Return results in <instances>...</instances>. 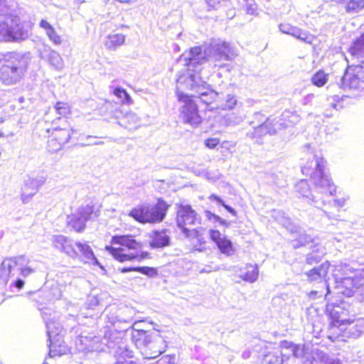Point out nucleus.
<instances>
[{
    "label": "nucleus",
    "mask_w": 364,
    "mask_h": 364,
    "mask_svg": "<svg viewBox=\"0 0 364 364\" xmlns=\"http://www.w3.org/2000/svg\"><path fill=\"white\" fill-rule=\"evenodd\" d=\"M118 309L119 308L113 307L109 310L106 309L107 314H105V319L107 321V323H109L111 325L116 326L120 330L121 326L119 325Z\"/></svg>",
    "instance_id": "nucleus-35"
},
{
    "label": "nucleus",
    "mask_w": 364,
    "mask_h": 364,
    "mask_svg": "<svg viewBox=\"0 0 364 364\" xmlns=\"http://www.w3.org/2000/svg\"><path fill=\"white\" fill-rule=\"evenodd\" d=\"M98 213L99 210L93 205L81 206L78 210V219L82 221L91 220L96 218Z\"/></svg>",
    "instance_id": "nucleus-26"
},
{
    "label": "nucleus",
    "mask_w": 364,
    "mask_h": 364,
    "mask_svg": "<svg viewBox=\"0 0 364 364\" xmlns=\"http://www.w3.org/2000/svg\"><path fill=\"white\" fill-rule=\"evenodd\" d=\"M296 192L302 196H307L310 191L309 186L306 180H301L296 185Z\"/></svg>",
    "instance_id": "nucleus-42"
},
{
    "label": "nucleus",
    "mask_w": 364,
    "mask_h": 364,
    "mask_svg": "<svg viewBox=\"0 0 364 364\" xmlns=\"http://www.w3.org/2000/svg\"><path fill=\"white\" fill-rule=\"evenodd\" d=\"M117 1L120 3L131 4V3L136 1V0H117Z\"/></svg>",
    "instance_id": "nucleus-52"
},
{
    "label": "nucleus",
    "mask_w": 364,
    "mask_h": 364,
    "mask_svg": "<svg viewBox=\"0 0 364 364\" xmlns=\"http://www.w3.org/2000/svg\"><path fill=\"white\" fill-rule=\"evenodd\" d=\"M289 353H284L282 350H277L274 351L268 352L264 355V364H282L284 358L288 357Z\"/></svg>",
    "instance_id": "nucleus-25"
},
{
    "label": "nucleus",
    "mask_w": 364,
    "mask_h": 364,
    "mask_svg": "<svg viewBox=\"0 0 364 364\" xmlns=\"http://www.w3.org/2000/svg\"><path fill=\"white\" fill-rule=\"evenodd\" d=\"M112 243L119 244L124 247H107L110 254L117 260L123 262L136 259L141 261L144 259L148 258L149 254L147 252L141 250L142 245L136 242L132 237L128 235L114 236L112 237Z\"/></svg>",
    "instance_id": "nucleus-1"
},
{
    "label": "nucleus",
    "mask_w": 364,
    "mask_h": 364,
    "mask_svg": "<svg viewBox=\"0 0 364 364\" xmlns=\"http://www.w3.org/2000/svg\"><path fill=\"white\" fill-rule=\"evenodd\" d=\"M284 32L289 33L294 37L309 43H310L313 39V37L311 34L304 32L300 28H291V31H284Z\"/></svg>",
    "instance_id": "nucleus-36"
},
{
    "label": "nucleus",
    "mask_w": 364,
    "mask_h": 364,
    "mask_svg": "<svg viewBox=\"0 0 364 364\" xmlns=\"http://www.w3.org/2000/svg\"><path fill=\"white\" fill-rule=\"evenodd\" d=\"M259 128H260L261 129H266V128H267V125H266V124H265V123H263L262 124H261V125L259 126Z\"/></svg>",
    "instance_id": "nucleus-55"
},
{
    "label": "nucleus",
    "mask_w": 364,
    "mask_h": 364,
    "mask_svg": "<svg viewBox=\"0 0 364 364\" xmlns=\"http://www.w3.org/2000/svg\"><path fill=\"white\" fill-rule=\"evenodd\" d=\"M320 359L321 363L323 364H343V361L333 354H328L323 350V353H318L317 355Z\"/></svg>",
    "instance_id": "nucleus-37"
},
{
    "label": "nucleus",
    "mask_w": 364,
    "mask_h": 364,
    "mask_svg": "<svg viewBox=\"0 0 364 364\" xmlns=\"http://www.w3.org/2000/svg\"><path fill=\"white\" fill-rule=\"evenodd\" d=\"M48 60L50 64L57 68H60L63 65V59L60 54L54 50L51 51L48 57Z\"/></svg>",
    "instance_id": "nucleus-41"
},
{
    "label": "nucleus",
    "mask_w": 364,
    "mask_h": 364,
    "mask_svg": "<svg viewBox=\"0 0 364 364\" xmlns=\"http://www.w3.org/2000/svg\"><path fill=\"white\" fill-rule=\"evenodd\" d=\"M104 337L100 339L97 336H81L80 341L85 346L83 350L87 351H102L105 350L106 345L103 341Z\"/></svg>",
    "instance_id": "nucleus-19"
},
{
    "label": "nucleus",
    "mask_w": 364,
    "mask_h": 364,
    "mask_svg": "<svg viewBox=\"0 0 364 364\" xmlns=\"http://www.w3.org/2000/svg\"><path fill=\"white\" fill-rule=\"evenodd\" d=\"M19 61L14 57L0 60V80L5 84L17 82L22 75V70L18 66Z\"/></svg>",
    "instance_id": "nucleus-11"
},
{
    "label": "nucleus",
    "mask_w": 364,
    "mask_h": 364,
    "mask_svg": "<svg viewBox=\"0 0 364 364\" xmlns=\"http://www.w3.org/2000/svg\"><path fill=\"white\" fill-rule=\"evenodd\" d=\"M282 349L289 350L291 354L296 358H301L302 364H319L320 359L317 358L318 353H323L322 350L313 349L310 352L305 351L303 348L295 345L291 342L283 341L280 343Z\"/></svg>",
    "instance_id": "nucleus-14"
},
{
    "label": "nucleus",
    "mask_w": 364,
    "mask_h": 364,
    "mask_svg": "<svg viewBox=\"0 0 364 364\" xmlns=\"http://www.w3.org/2000/svg\"><path fill=\"white\" fill-rule=\"evenodd\" d=\"M317 294H318V291H311L309 293V297L311 298V299H314V298H316Z\"/></svg>",
    "instance_id": "nucleus-53"
},
{
    "label": "nucleus",
    "mask_w": 364,
    "mask_h": 364,
    "mask_svg": "<svg viewBox=\"0 0 364 364\" xmlns=\"http://www.w3.org/2000/svg\"><path fill=\"white\" fill-rule=\"evenodd\" d=\"M156 364H174V358L170 355H164Z\"/></svg>",
    "instance_id": "nucleus-47"
},
{
    "label": "nucleus",
    "mask_w": 364,
    "mask_h": 364,
    "mask_svg": "<svg viewBox=\"0 0 364 364\" xmlns=\"http://www.w3.org/2000/svg\"><path fill=\"white\" fill-rule=\"evenodd\" d=\"M355 327V324L349 326L346 323H329L327 329V337L332 341L345 336Z\"/></svg>",
    "instance_id": "nucleus-16"
},
{
    "label": "nucleus",
    "mask_w": 364,
    "mask_h": 364,
    "mask_svg": "<svg viewBox=\"0 0 364 364\" xmlns=\"http://www.w3.org/2000/svg\"><path fill=\"white\" fill-rule=\"evenodd\" d=\"M203 53L201 46H194L189 49V53L191 55V60H196L197 58L200 55Z\"/></svg>",
    "instance_id": "nucleus-45"
},
{
    "label": "nucleus",
    "mask_w": 364,
    "mask_h": 364,
    "mask_svg": "<svg viewBox=\"0 0 364 364\" xmlns=\"http://www.w3.org/2000/svg\"><path fill=\"white\" fill-rule=\"evenodd\" d=\"M43 317L47 328L48 341H50V355L55 356L63 354L65 351V348L63 345L65 329L59 322V313L50 311L49 312L44 311Z\"/></svg>",
    "instance_id": "nucleus-4"
},
{
    "label": "nucleus",
    "mask_w": 364,
    "mask_h": 364,
    "mask_svg": "<svg viewBox=\"0 0 364 364\" xmlns=\"http://www.w3.org/2000/svg\"><path fill=\"white\" fill-rule=\"evenodd\" d=\"M337 4H345V10L347 13H358L364 9V0H331Z\"/></svg>",
    "instance_id": "nucleus-24"
},
{
    "label": "nucleus",
    "mask_w": 364,
    "mask_h": 364,
    "mask_svg": "<svg viewBox=\"0 0 364 364\" xmlns=\"http://www.w3.org/2000/svg\"><path fill=\"white\" fill-rule=\"evenodd\" d=\"M326 289H327V292H328V293H329V292H330V291H329V287H328V285H326Z\"/></svg>",
    "instance_id": "nucleus-58"
},
{
    "label": "nucleus",
    "mask_w": 364,
    "mask_h": 364,
    "mask_svg": "<svg viewBox=\"0 0 364 364\" xmlns=\"http://www.w3.org/2000/svg\"><path fill=\"white\" fill-rule=\"evenodd\" d=\"M329 267L330 264L328 262H325L318 267H314L312 269L305 272L304 274L307 277V280L309 282H318L322 279L326 280Z\"/></svg>",
    "instance_id": "nucleus-20"
},
{
    "label": "nucleus",
    "mask_w": 364,
    "mask_h": 364,
    "mask_svg": "<svg viewBox=\"0 0 364 364\" xmlns=\"http://www.w3.org/2000/svg\"><path fill=\"white\" fill-rule=\"evenodd\" d=\"M311 248H312V246H311ZM319 251V248L316 246L313 247L312 252L309 255H308L306 257V262L308 264H311L313 262H318V261L320 259L322 255H323V251H321V255H314L315 252H317Z\"/></svg>",
    "instance_id": "nucleus-43"
},
{
    "label": "nucleus",
    "mask_w": 364,
    "mask_h": 364,
    "mask_svg": "<svg viewBox=\"0 0 364 364\" xmlns=\"http://www.w3.org/2000/svg\"><path fill=\"white\" fill-rule=\"evenodd\" d=\"M176 97L178 101L181 103L178 116L182 122L193 127L200 124L203 119L199 112L198 97L182 92H178Z\"/></svg>",
    "instance_id": "nucleus-6"
},
{
    "label": "nucleus",
    "mask_w": 364,
    "mask_h": 364,
    "mask_svg": "<svg viewBox=\"0 0 364 364\" xmlns=\"http://www.w3.org/2000/svg\"><path fill=\"white\" fill-rule=\"evenodd\" d=\"M220 143V139L218 138H208L205 141V145L209 149L215 148Z\"/></svg>",
    "instance_id": "nucleus-46"
},
{
    "label": "nucleus",
    "mask_w": 364,
    "mask_h": 364,
    "mask_svg": "<svg viewBox=\"0 0 364 364\" xmlns=\"http://www.w3.org/2000/svg\"><path fill=\"white\" fill-rule=\"evenodd\" d=\"M23 262H25L23 256L4 259L0 267V280L7 283L9 278L15 277L19 272L23 277H27L33 273V269L31 267H22Z\"/></svg>",
    "instance_id": "nucleus-7"
},
{
    "label": "nucleus",
    "mask_w": 364,
    "mask_h": 364,
    "mask_svg": "<svg viewBox=\"0 0 364 364\" xmlns=\"http://www.w3.org/2000/svg\"><path fill=\"white\" fill-rule=\"evenodd\" d=\"M170 245V237L167 233L166 229L161 230H154L151 235L149 245L151 248H163Z\"/></svg>",
    "instance_id": "nucleus-18"
},
{
    "label": "nucleus",
    "mask_w": 364,
    "mask_h": 364,
    "mask_svg": "<svg viewBox=\"0 0 364 364\" xmlns=\"http://www.w3.org/2000/svg\"><path fill=\"white\" fill-rule=\"evenodd\" d=\"M328 311H329V323H348L349 326L353 324V322L346 318V314L339 306L333 307L331 311L328 309Z\"/></svg>",
    "instance_id": "nucleus-27"
},
{
    "label": "nucleus",
    "mask_w": 364,
    "mask_h": 364,
    "mask_svg": "<svg viewBox=\"0 0 364 364\" xmlns=\"http://www.w3.org/2000/svg\"><path fill=\"white\" fill-rule=\"evenodd\" d=\"M196 97H198V102H201L207 107H210L215 101L216 95L213 92H203L196 96Z\"/></svg>",
    "instance_id": "nucleus-40"
},
{
    "label": "nucleus",
    "mask_w": 364,
    "mask_h": 364,
    "mask_svg": "<svg viewBox=\"0 0 364 364\" xmlns=\"http://www.w3.org/2000/svg\"><path fill=\"white\" fill-rule=\"evenodd\" d=\"M40 26L45 29L46 34L53 43L58 45L61 43L62 40L60 36L57 33L53 26L46 20L42 19L39 23Z\"/></svg>",
    "instance_id": "nucleus-28"
},
{
    "label": "nucleus",
    "mask_w": 364,
    "mask_h": 364,
    "mask_svg": "<svg viewBox=\"0 0 364 364\" xmlns=\"http://www.w3.org/2000/svg\"><path fill=\"white\" fill-rule=\"evenodd\" d=\"M364 83V67L361 65H348L341 80L343 89H358Z\"/></svg>",
    "instance_id": "nucleus-12"
},
{
    "label": "nucleus",
    "mask_w": 364,
    "mask_h": 364,
    "mask_svg": "<svg viewBox=\"0 0 364 364\" xmlns=\"http://www.w3.org/2000/svg\"><path fill=\"white\" fill-rule=\"evenodd\" d=\"M4 136H5L4 133L1 130H0V138H3Z\"/></svg>",
    "instance_id": "nucleus-56"
},
{
    "label": "nucleus",
    "mask_w": 364,
    "mask_h": 364,
    "mask_svg": "<svg viewBox=\"0 0 364 364\" xmlns=\"http://www.w3.org/2000/svg\"><path fill=\"white\" fill-rule=\"evenodd\" d=\"M119 325L121 331H125L128 329L133 320V311L129 307H122L118 309Z\"/></svg>",
    "instance_id": "nucleus-23"
},
{
    "label": "nucleus",
    "mask_w": 364,
    "mask_h": 364,
    "mask_svg": "<svg viewBox=\"0 0 364 364\" xmlns=\"http://www.w3.org/2000/svg\"><path fill=\"white\" fill-rule=\"evenodd\" d=\"M48 133L46 149L50 153L61 150L71 138L73 130L70 127H53L47 130Z\"/></svg>",
    "instance_id": "nucleus-10"
},
{
    "label": "nucleus",
    "mask_w": 364,
    "mask_h": 364,
    "mask_svg": "<svg viewBox=\"0 0 364 364\" xmlns=\"http://www.w3.org/2000/svg\"><path fill=\"white\" fill-rule=\"evenodd\" d=\"M292 239L291 244L294 248H299L304 246L310 242L314 243L311 237L306 235L305 232L297 234L296 232H291Z\"/></svg>",
    "instance_id": "nucleus-30"
},
{
    "label": "nucleus",
    "mask_w": 364,
    "mask_h": 364,
    "mask_svg": "<svg viewBox=\"0 0 364 364\" xmlns=\"http://www.w3.org/2000/svg\"><path fill=\"white\" fill-rule=\"evenodd\" d=\"M170 205L162 198H159L156 204L148 205L140 204L132 208L129 215L141 224L161 223L165 218Z\"/></svg>",
    "instance_id": "nucleus-3"
},
{
    "label": "nucleus",
    "mask_w": 364,
    "mask_h": 364,
    "mask_svg": "<svg viewBox=\"0 0 364 364\" xmlns=\"http://www.w3.org/2000/svg\"><path fill=\"white\" fill-rule=\"evenodd\" d=\"M334 202L338 207H342L345 204L346 200L345 198H341L339 199H335Z\"/></svg>",
    "instance_id": "nucleus-49"
},
{
    "label": "nucleus",
    "mask_w": 364,
    "mask_h": 364,
    "mask_svg": "<svg viewBox=\"0 0 364 364\" xmlns=\"http://www.w3.org/2000/svg\"><path fill=\"white\" fill-rule=\"evenodd\" d=\"M346 286L348 289L355 288L359 289L364 286V267L357 269L353 277H338L336 280Z\"/></svg>",
    "instance_id": "nucleus-17"
},
{
    "label": "nucleus",
    "mask_w": 364,
    "mask_h": 364,
    "mask_svg": "<svg viewBox=\"0 0 364 364\" xmlns=\"http://www.w3.org/2000/svg\"><path fill=\"white\" fill-rule=\"evenodd\" d=\"M176 220L178 228L200 224V218L189 205H180L178 206Z\"/></svg>",
    "instance_id": "nucleus-15"
},
{
    "label": "nucleus",
    "mask_w": 364,
    "mask_h": 364,
    "mask_svg": "<svg viewBox=\"0 0 364 364\" xmlns=\"http://www.w3.org/2000/svg\"><path fill=\"white\" fill-rule=\"evenodd\" d=\"M52 241L55 248L73 259L80 258L85 263L99 264L92 249L86 243L77 242L74 244L73 240L64 235H53Z\"/></svg>",
    "instance_id": "nucleus-2"
},
{
    "label": "nucleus",
    "mask_w": 364,
    "mask_h": 364,
    "mask_svg": "<svg viewBox=\"0 0 364 364\" xmlns=\"http://www.w3.org/2000/svg\"><path fill=\"white\" fill-rule=\"evenodd\" d=\"M259 275L257 265H247L244 271H241L240 277L243 280L254 282H255Z\"/></svg>",
    "instance_id": "nucleus-31"
},
{
    "label": "nucleus",
    "mask_w": 364,
    "mask_h": 364,
    "mask_svg": "<svg viewBox=\"0 0 364 364\" xmlns=\"http://www.w3.org/2000/svg\"><path fill=\"white\" fill-rule=\"evenodd\" d=\"M210 236L223 253L229 254L232 250L231 242L223 236L217 229H211Z\"/></svg>",
    "instance_id": "nucleus-21"
},
{
    "label": "nucleus",
    "mask_w": 364,
    "mask_h": 364,
    "mask_svg": "<svg viewBox=\"0 0 364 364\" xmlns=\"http://www.w3.org/2000/svg\"><path fill=\"white\" fill-rule=\"evenodd\" d=\"M0 35L9 40H18L24 37L25 33L20 18L9 16L0 23Z\"/></svg>",
    "instance_id": "nucleus-13"
},
{
    "label": "nucleus",
    "mask_w": 364,
    "mask_h": 364,
    "mask_svg": "<svg viewBox=\"0 0 364 364\" xmlns=\"http://www.w3.org/2000/svg\"><path fill=\"white\" fill-rule=\"evenodd\" d=\"M323 168V162L318 161L314 171H311V166L308 165H304L301 171L303 174L310 176L311 181L315 187L332 193L333 191H335L334 185L329 176L324 173Z\"/></svg>",
    "instance_id": "nucleus-9"
},
{
    "label": "nucleus",
    "mask_w": 364,
    "mask_h": 364,
    "mask_svg": "<svg viewBox=\"0 0 364 364\" xmlns=\"http://www.w3.org/2000/svg\"><path fill=\"white\" fill-rule=\"evenodd\" d=\"M23 284H24V282L22 279H18L15 282V286H16V287H17L18 289H21L23 287Z\"/></svg>",
    "instance_id": "nucleus-51"
},
{
    "label": "nucleus",
    "mask_w": 364,
    "mask_h": 364,
    "mask_svg": "<svg viewBox=\"0 0 364 364\" xmlns=\"http://www.w3.org/2000/svg\"><path fill=\"white\" fill-rule=\"evenodd\" d=\"M117 364H136V363H133V362H131V363H127L121 362L120 363H117Z\"/></svg>",
    "instance_id": "nucleus-57"
},
{
    "label": "nucleus",
    "mask_w": 364,
    "mask_h": 364,
    "mask_svg": "<svg viewBox=\"0 0 364 364\" xmlns=\"http://www.w3.org/2000/svg\"><path fill=\"white\" fill-rule=\"evenodd\" d=\"M208 199L210 200H215L218 204L223 206L228 212L232 213V215H235V210L232 208L230 206L226 205L224 201L215 194H211L208 196Z\"/></svg>",
    "instance_id": "nucleus-44"
},
{
    "label": "nucleus",
    "mask_w": 364,
    "mask_h": 364,
    "mask_svg": "<svg viewBox=\"0 0 364 364\" xmlns=\"http://www.w3.org/2000/svg\"><path fill=\"white\" fill-rule=\"evenodd\" d=\"M122 273H125L131 271H135L141 272L149 277L153 278L157 276L158 273L155 268L149 267H129L119 269Z\"/></svg>",
    "instance_id": "nucleus-33"
},
{
    "label": "nucleus",
    "mask_w": 364,
    "mask_h": 364,
    "mask_svg": "<svg viewBox=\"0 0 364 364\" xmlns=\"http://www.w3.org/2000/svg\"><path fill=\"white\" fill-rule=\"evenodd\" d=\"M182 231L184 235H186V236H188V232L190 231V229L184 228V229H182Z\"/></svg>",
    "instance_id": "nucleus-54"
},
{
    "label": "nucleus",
    "mask_w": 364,
    "mask_h": 364,
    "mask_svg": "<svg viewBox=\"0 0 364 364\" xmlns=\"http://www.w3.org/2000/svg\"><path fill=\"white\" fill-rule=\"evenodd\" d=\"M348 53L356 59H364V32L352 42Z\"/></svg>",
    "instance_id": "nucleus-22"
},
{
    "label": "nucleus",
    "mask_w": 364,
    "mask_h": 364,
    "mask_svg": "<svg viewBox=\"0 0 364 364\" xmlns=\"http://www.w3.org/2000/svg\"><path fill=\"white\" fill-rule=\"evenodd\" d=\"M103 341L105 342L106 347L110 350V353L117 358V363L124 362L126 358L133 356V352L128 348L127 344L122 342L119 333L112 331H106Z\"/></svg>",
    "instance_id": "nucleus-8"
},
{
    "label": "nucleus",
    "mask_w": 364,
    "mask_h": 364,
    "mask_svg": "<svg viewBox=\"0 0 364 364\" xmlns=\"http://www.w3.org/2000/svg\"><path fill=\"white\" fill-rule=\"evenodd\" d=\"M136 345L141 349L144 359H154L165 351V341L159 334H149L145 331H137L133 335Z\"/></svg>",
    "instance_id": "nucleus-5"
},
{
    "label": "nucleus",
    "mask_w": 364,
    "mask_h": 364,
    "mask_svg": "<svg viewBox=\"0 0 364 364\" xmlns=\"http://www.w3.org/2000/svg\"><path fill=\"white\" fill-rule=\"evenodd\" d=\"M300 117L296 112L284 110L281 115V124L284 127H290L299 122Z\"/></svg>",
    "instance_id": "nucleus-29"
},
{
    "label": "nucleus",
    "mask_w": 364,
    "mask_h": 364,
    "mask_svg": "<svg viewBox=\"0 0 364 364\" xmlns=\"http://www.w3.org/2000/svg\"><path fill=\"white\" fill-rule=\"evenodd\" d=\"M206 215H207L208 219L213 218L216 221L220 220V218L218 215L211 213L210 211H206Z\"/></svg>",
    "instance_id": "nucleus-50"
},
{
    "label": "nucleus",
    "mask_w": 364,
    "mask_h": 364,
    "mask_svg": "<svg viewBox=\"0 0 364 364\" xmlns=\"http://www.w3.org/2000/svg\"><path fill=\"white\" fill-rule=\"evenodd\" d=\"M124 43V36L122 34L108 35L105 41V45L109 50L116 49Z\"/></svg>",
    "instance_id": "nucleus-32"
},
{
    "label": "nucleus",
    "mask_w": 364,
    "mask_h": 364,
    "mask_svg": "<svg viewBox=\"0 0 364 364\" xmlns=\"http://www.w3.org/2000/svg\"><path fill=\"white\" fill-rule=\"evenodd\" d=\"M54 109L60 117L67 118L72 114L70 105L65 102L58 101L54 105Z\"/></svg>",
    "instance_id": "nucleus-34"
},
{
    "label": "nucleus",
    "mask_w": 364,
    "mask_h": 364,
    "mask_svg": "<svg viewBox=\"0 0 364 364\" xmlns=\"http://www.w3.org/2000/svg\"><path fill=\"white\" fill-rule=\"evenodd\" d=\"M355 326L357 327L358 331L364 333V318H359L356 321Z\"/></svg>",
    "instance_id": "nucleus-48"
},
{
    "label": "nucleus",
    "mask_w": 364,
    "mask_h": 364,
    "mask_svg": "<svg viewBox=\"0 0 364 364\" xmlns=\"http://www.w3.org/2000/svg\"><path fill=\"white\" fill-rule=\"evenodd\" d=\"M328 80V75L323 71L318 70L312 77L311 81L317 87L323 86Z\"/></svg>",
    "instance_id": "nucleus-39"
},
{
    "label": "nucleus",
    "mask_w": 364,
    "mask_h": 364,
    "mask_svg": "<svg viewBox=\"0 0 364 364\" xmlns=\"http://www.w3.org/2000/svg\"><path fill=\"white\" fill-rule=\"evenodd\" d=\"M113 94L121 100L122 104L130 105L132 102L130 95L124 88L120 87H115L113 91Z\"/></svg>",
    "instance_id": "nucleus-38"
}]
</instances>
